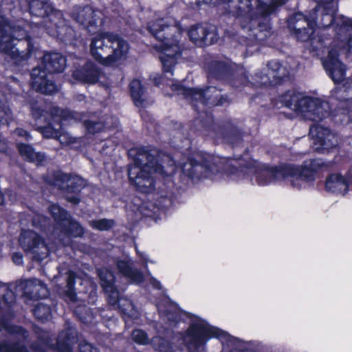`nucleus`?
<instances>
[{
  "label": "nucleus",
  "instance_id": "nucleus-53",
  "mask_svg": "<svg viewBox=\"0 0 352 352\" xmlns=\"http://www.w3.org/2000/svg\"><path fill=\"white\" fill-rule=\"evenodd\" d=\"M347 184H349V188L352 187V165L349 167V170L345 174Z\"/></svg>",
  "mask_w": 352,
  "mask_h": 352
},
{
  "label": "nucleus",
  "instance_id": "nucleus-11",
  "mask_svg": "<svg viewBox=\"0 0 352 352\" xmlns=\"http://www.w3.org/2000/svg\"><path fill=\"white\" fill-rule=\"evenodd\" d=\"M208 78L241 91L250 82L248 75L222 60H211L206 66Z\"/></svg>",
  "mask_w": 352,
  "mask_h": 352
},
{
  "label": "nucleus",
  "instance_id": "nucleus-44",
  "mask_svg": "<svg viewBox=\"0 0 352 352\" xmlns=\"http://www.w3.org/2000/svg\"><path fill=\"white\" fill-rule=\"evenodd\" d=\"M133 341L138 344H146L148 341L147 333L142 329H135L131 333Z\"/></svg>",
  "mask_w": 352,
  "mask_h": 352
},
{
  "label": "nucleus",
  "instance_id": "nucleus-58",
  "mask_svg": "<svg viewBox=\"0 0 352 352\" xmlns=\"http://www.w3.org/2000/svg\"><path fill=\"white\" fill-rule=\"evenodd\" d=\"M241 352H256V351L253 349H246L243 350Z\"/></svg>",
  "mask_w": 352,
  "mask_h": 352
},
{
  "label": "nucleus",
  "instance_id": "nucleus-61",
  "mask_svg": "<svg viewBox=\"0 0 352 352\" xmlns=\"http://www.w3.org/2000/svg\"><path fill=\"white\" fill-rule=\"evenodd\" d=\"M0 198H1L0 204H1L3 202V195L1 194H0Z\"/></svg>",
  "mask_w": 352,
  "mask_h": 352
},
{
  "label": "nucleus",
  "instance_id": "nucleus-24",
  "mask_svg": "<svg viewBox=\"0 0 352 352\" xmlns=\"http://www.w3.org/2000/svg\"><path fill=\"white\" fill-rule=\"evenodd\" d=\"M188 34L190 41L195 43L212 45L219 39L217 28L208 25L206 26L201 24L192 25L188 32Z\"/></svg>",
  "mask_w": 352,
  "mask_h": 352
},
{
  "label": "nucleus",
  "instance_id": "nucleus-8",
  "mask_svg": "<svg viewBox=\"0 0 352 352\" xmlns=\"http://www.w3.org/2000/svg\"><path fill=\"white\" fill-rule=\"evenodd\" d=\"M30 14L32 16L48 19L52 34L61 42L67 44L75 37V31L65 23L63 14L56 10L47 0H25Z\"/></svg>",
  "mask_w": 352,
  "mask_h": 352
},
{
  "label": "nucleus",
  "instance_id": "nucleus-32",
  "mask_svg": "<svg viewBox=\"0 0 352 352\" xmlns=\"http://www.w3.org/2000/svg\"><path fill=\"white\" fill-rule=\"evenodd\" d=\"M268 68L273 72L272 82L274 85H281L290 82L292 76L289 70L278 60H270Z\"/></svg>",
  "mask_w": 352,
  "mask_h": 352
},
{
  "label": "nucleus",
  "instance_id": "nucleus-15",
  "mask_svg": "<svg viewBox=\"0 0 352 352\" xmlns=\"http://www.w3.org/2000/svg\"><path fill=\"white\" fill-rule=\"evenodd\" d=\"M317 10H313L309 16L297 12L287 17L288 29L296 39L301 42H307L311 38L317 28Z\"/></svg>",
  "mask_w": 352,
  "mask_h": 352
},
{
  "label": "nucleus",
  "instance_id": "nucleus-4",
  "mask_svg": "<svg viewBox=\"0 0 352 352\" xmlns=\"http://www.w3.org/2000/svg\"><path fill=\"white\" fill-rule=\"evenodd\" d=\"M10 22L0 17V52L9 56L16 69H23L36 51L33 38L27 32L23 38H16L10 32Z\"/></svg>",
  "mask_w": 352,
  "mask_h": 352
},
{
  "label": "nucleus",
  "instance_id": "nucleus-30",
  "mask_svg": "<svg viewBox=\"0 0 352 352\" xmlns=\"http://www.w3.org/2000/svg\"><path fill=\"white\" fill-rule=\"evenodd\" d=\"M116 264L118 272L132 283L140 284L144 282L143 273L140 270L134 268L130 260L118 259Z\"/></svg>",
  "mask_w": 352,
  "mask_h": 352
},
{
  "label": "nucleus",
  "instance_id": "nucleus-23",
  "mask_svg": "<svg viewBox=\"0 0 352 352\" xmlns=\"http://www.w3.org/2000/svg\"><path fill=\"white\" fill-rule=\"evenodd\" d=\"M234 0H203L204 3L210 6H218L232 2ZM238 5L229 14L236 19L253 20L255 13L252 0H236Z\"/></svg>",
  "mask_w": 352,
  "mask_h": 352
},
{
  "label": "nucleus",
  "instance_id": "nucleus-14",
  "mask_svg": "<svg viewBox=\"0 0 352 352\" xmlns=\"http://www.w3.org/2000/svg\"><path fill=\"white\" fill-rule=\"evenodd\" d=\"M47 182L51 186H58V188L65 194V199L68 202L74 205L80 202V194L85 186L82 178L58 171L54 173L52 179Z\"/></svg>",
  "mask_w": 352,
  "mask_h": 352
},
{
  "label": "nucleus",
  "instance_id": "nucleus-7",
  "mask_svg": "<svg viewBox=\"0 0 352 352\" xmlns=\"http://www.w3.org/2000/svg\"><path fill=\"white\" fill-rule=\"evenodd\" d=\"M128 50V43L118 34L109 32L98 33L92 38L90 44L91 56L104 65H110L121 60Z\"/></svg>",
  "mask_w": 352,
  "mask_h": 352
},
{
  "label": "nucleus",
  "instance_id": "nucleus-33",
  "mask_svg": "<svg viewBox=\"0 0 352 352\" xmlns=\"http://www.w3.org/2000/svg\"><path fill=\"white\" fill-rule=\"evenodd\" d=\"M16 148L20 155L26 162L41 164L45 160V155L41 152H35L34 147L30 144L21 142L16 144Z\"/></svg>",
  "mask_w": 352,
  "mask_h": 352
},
{
  "label": "nucleus",
  "instance_id": "nucleus-59",
  "mask_svg": "<svg viewBox=\"0 0 352 352\" xmlns=\"http://www.w3.org/2000/svg\"><path fill=\"white\" fill-rule=\"evenodd\" d=\"M241 352H256V351L253 349H246L243 350Z\"/></svg>",
  "mask_w": 352,
  "mask_h": 352
},
{
  "label": "nucleus",
  "instance_id": "nucleus-3",
  "mask_svg": "<svg viewBox=\"0 0 352 352\" xmlns=\"http://www.w3.org/2000/svg\"><path fill=\"white\" fill-rule=\"evenodd\" d=\"M30 112L38 125V131L47 139L60 138L63 122H79L82 118L81 113L67 108L55 107L48 111L40 107L36 101L31 102Z\"/></svg>",
  "mask_w": 352,
  "mask_h": 352
},
{
  "label": "nucleus",
  "instance_id": "nucleus-50",
  "mask_svg": "<svg viewBox=\"0 0 352 352\" xmlns=\"http://www.w3.org/2000/svg\"><path fill=\"white\" fill-rule=\"evenodd\" d=\"M65 294L67 297L69 298L71 301H76L77 294L76 292L75 288H67V289L65 292Z\"/></svg>",
  "mask_w": 352,
  "mask_h": 352
},
{
  "label": "nucleus",
  "instance_id": "nucleus-27",
  "mask_svg": "<svg viewBox=\"0 0 352 352\" xmlns=\"http://www.w3.org/2000/svg\"><path fill=\"white\" fill-rule=\"evenodd\" d=\"M283 167L284 164L279 166L263 164L261 170L255 173L258 185L266 186L278 179H286V175L281 171Z\"/></svg>",
  "mask_w": 352,
  "mask_h": 352
},
{
  "label": "nucleus",
  "instance_id": "nucleus-28",
  "mask_svg": "<svg viewBox=\"0 0 352 352\" xmlns=\"http://www.w3.org/2000/svg\"><path fill=\"white\" fill-rule=\"evenodd\" d=\"M347 184L345 175L340 173H331L326 177L324 188L327 192L345 195L349 190Z\"/></svg>",
  "mask_w": 352,
  "mask_h": 352
},
{
  "label": "nucleus",
  "instance_id": "nucleus-21",
  "mask_svg": "<svg viewBox=\"0 0 352 352\" xmlns=\"http://www.w3.org/2000/svg\"><path fill=\"white\" fill-rule=\"evenodd\" d=\"M323 66L335 84H339L344 80L346 67L340 59L338 49L331 48L329 51L327 58L323 61Z\"/></svg>",
  "mask_w": 352,
  "mask_h": 352
},
{
  "label": "nucleus",
  "instance_id": "nucleus-57",
  "mask_svg": "<svg viewBox=\"0 0 352 352\" xmlns=\"http://www.w3.org/2000/svg\"><path fill=\"white\" fill-rule=\"evenodd\" d=\"M241 352H256V351L253 349H246L243 350Z\"/></svg>",
  "mask_w": 352,
  "mask_h": 352
},
{
  "label": "nucleus",
  "instance_id": "nucleus-20",
  "mask_svg": "<svg viewBox=\"0 0 352 352\" xmlns=\"http://www.w3.org/2000/svg\"><path fill=\"white\" fill-rule=\"evenodd\" d=\"M4 329L11 336H19L22 340H16L13 342L7 341L0 342V352H30L24 342L28 338V330L22 326L5 323Z\"/></svg>",
  "mask_w": 352,
  "mask_h": 352
},
{
  "label": "nucleus",
  "instance_id": "nucleus-2",
  "mask_svg": "<svg viewBox=\"0 0 352 352\" xmlns=\"http://www.w3.org/2000/svg\"><path fill=\"white\" fill-rule=\"evenodd\" d=\"M148 30L160 42L156 49L162 55L160 60L164 73L173 74V67L178 57L182 55V48L179 44L181 29L164 23L163 19H157L148 23Z\"/></svg>",
  "mask_w": 352,
  "mask_h": 352
},
{
  "label": "nucleus",
  "instance_id": "nucleus-47",
  "mask_svg": "<svg viewBox=\"0 0 352 352\" xmlns=\"http://www.w3.org/2000/svg\"><path fill=\"white\" fill-rule=\"evenodd\" d=\"M76 274L74 272H70L67 278V288H75Z\"/></svg>",
  "mask_w": 352,
  "mask_h": 352
},
{
  "label": "nucleus",
  "instance_id": "nucleus-51",
  "mask_svg": "<svg viewBox=\"0 0 352 352\" xmlns=\"http://www.w3.org/2000/svg\"><path fill=\"white\" fill-rule=\"evenodd\" d=\"M171 89L174 91L181 92V94L184 96L185 89H188V87H185L181 83H173L171 85Z\"/></svg>",
  "mask_w": 352,
  "mask_h": 352
},
{
  "label": "nucleus",
  "instance_id": "nucleus-62",
  "mask_svg": "<svg viewBox=\"0 0 352 352\" xmlns=\"http://www.w3.org/2000/svg\"><path fill=\"white\" fill-rule=\"evenodd\" d=\"M36 280H37L36 279L30 280L27 281V283H33L36 282Z\"/></svg>",
  "mask_w": 352,
  "mask_h": 352
},
{
  "label": "nucleus",
  "instance_id": "nucleus-48",
  "mask_svg": "<svg viewBox=\"0 0 352 352\" xmlns=\"http://www.w3.org/2000/svg\"><path fill=\"white\" fill-rule=\"evenodd\" d=\"M158 347L159 351L162 352H168L170 351L172 346L170 342L166 340L164 338H160Z\"/></svg>",
  "mask_w": 352,
  "mask_h": 352
},
{
  "label": "nucleus",
  "instance_id": "nucleus-17",
  "mask_svg": "<svg viewBox=\"0 0 352 352\" xmlns=\"http://www.w3.org/2000/svg\"><path fill=\"white\" fill-rule=\"evenodd\" d=\"M129 155L133 156L135 165L133 168H144L151 170L152 173H164V167L160 162L158 156L153 154L148 147L140 146L131 148L129 151Z\"/></svg>",
  "mask_w": 352,
  "mask_h": 352
},
{
  "label": "nucleus",
  "instance_id": "nucleus-60",
  "mask_svg": "<svg viewBox=\"0 0 352 352\" xmlns=\"http://www.w3.org/2000/svg\"><path fill=\"white\" fill-rule=\"evenodd\" d=\"M202 2L200 0H197L196 1V4L197 7H200L201 6Z\"/></svg>",
  "mask_w": 352,
  "mask_h": 352
},
{
  "label": "nucleus",
  "instance_id": "nucleus-42",
  "mask_svg": "<svg viewBox=\"0 0 352 352\" xmlns=\"http://www.w3.org/2000/svg\"><path fill=\"white\" fill-rule=\"evenodd\" d=\"M239 167H236L235 166H230L228 170L229 173L231 175H239L241 173H242L243 175V177H245V175L247 174L248 171H250L252 169L254 168L253 162H248L245 164V166H241V164H239Z\"/></svg>",
  "mask_w": 352,
  "mask_h": 352
},
{
  "label": "nucleus",
  "instance_id": "nucleus-25",
  "mask_svg": "<svg viewBox=\"0 0 352 352\" xmlns=\"http://www.w3.org/2000/svg\"><path fill=\"white\" fill-rule=\"evenodd\" d=\"M99 11L89 5L78 6L73 13L74 19L76 22L83 26L89 32L95 30L98 27L100 16Z\"/></svg>",
  "mask_w": 352,
  "mask_h": 352
},
{
  "label": "nucleus",
  "instance_id": "nucleus-29",
  "mask_svg": "<svg viewBox=\"0 0 352 352\" xmlns=\"http://www.w3.org/2000/svg\"><path fill=\"white\" fill-rule=\"evenodd\" d=\"M206 97H204V105L212 107H222L229 105L232 99L228 94H221V90L214 86H208L204 89Z\"/></svg>",
  "mask_w": 352,
  "mask_h": 352
},
{
  "label": "nucleus",
  "instance_id": "nucleus-13",
  "mask_svg": "<svg viewBox=\"0 0 352 352\" xmlns=\"http://www.w3.org/2000/svg\"><path fill=\"white\" fill-rule=\"evenodd\" d=\"M19 244L26 256H30L33 261L41 262L50 254L44 238L32 230H21Z\"/></svg>",
  "mask_w": 352,
  "mask_h": 352
},
{
  "label": "nucleus",
  "instance_id": "nucleus-34",
  "mask_svg": "<svg viewBox=\"0 0 352 352\" xmlns=\"http://www.w3.org/2000/svg\"><path fill=\"white\" fill-rule=\"evenodd\" d=\"M337 10L331 3H326L322 10L321 19L317 27L320 29H327L334 25L336 19Z\"/></svg>",
  "mask_w": 352,
  "mask_h": 352
},
{
  "label": "nucleus",
  "instance_id": "nucleus-18",
  "mask_svg": "<svg viewBox=\"0 0 352 352\" xmlns=\"http://www.w3.org/2000/svg\"><path fill=\"white\" fill-rule=\"evenodd\" d=\"M309 134L314 140L315 150L319 153H327L338 146V136L327 127L311 125Z\"/></svg>",
  "mask_w": 352,
  "mask_h": 352
},
{
  "label": "nucleus",
  "instance_id": "nucleus-36",
  "mask_svg": "<svg viewBox=\"0 0 352 352\" xmlns=\"http://www.w3.org/2000/svg\"><path fill=\"white\" fill-rule=\"evenodd\" d=\"M35 318L41 322H46L52 318V307L50 305L38 302L32 309Z\"/></svg>",
  "mask_w": 352,
  "mask_h": 352
},
{
  "label": "nucleus",
  "instance_id": "nucleus-38",
  "mask_svg": "<svg viewBox=\"0 0 352 352\" xmlns=\"http://www.w3.org/2000/svg\"><path fill=\"white\" fill-rule=\"evenodd\" d=\"M49 296V290L46 285L40 283L38 286H34L32 291L25 292V296L30 299L38 300L45 298Z\"/></svg>",
  "mask_w": 352,
  "mask_h": 352
},
{
  "label": "nucleus",
  "instance_id": "nucleus-41",
  "mask_svg": "<svg viewBox=\"0 0 352 352\" xmlns=\"http://www.w3.org/2000/svg\"><path fill=\"white\" fill-rule=\"evenodd\" d=\"M85 126L89 133L96 134L104 130L105 124L101 121L85 120Z\"/></svg>",
  "mask_w": 352,
  "mask_h": 352
},
{
  "label": "nucleus",
  "instance_id": "nucleus-12",
  "mask_svg": "<svg viewBox=\"0 0 352 352\" xmlns=\"http://www.w3.org/2000/svg\"><path fill=\"white\" fill-rule=\"evenodd\" d=\"M182 170L190 179L201 180L210 177L217 170L210 155L197 153L188 157L182 166Z\"/></svg>",
  "mask_w": 352,
  "mask_h": 352
},
{
  "label": "nucleus",
  "instance_id": "nucleus-10",
  "mask_svg": "<svg viewBox=\"0 0 352 352\" xmlns=\"http://www.w3.org/2000/svg\"><path fill=\"white\" fill-rule=\"evenodd\" d=\"M337 164L334 161H322L320 159H314L308 165L296 166L284 164L281 171L286 175V178L292 177L291 184L293 187L300 188L299 182L303 180L307 182H314L316 175L320 170L332 172L337 170Z\"/></svg>",
  "mask_w": 352,
  "mask_h": 352
},
{
  "label": "nucleus",
  "instance_id": "nucleus-1",
  "mask_svg": "<svg viewBox=\"0 0 352 352\" xmlns=\"http://www.w3.org/2000/svg\"><path fill=\"white\" fill-rule=\"evenodd\" d=\"M280 102L296 113H310L315 121H322L331 117L341 124L352 122V110L349 108H338L335 111L329 109V104L319 98L304 96L295 90H287L279 97Z\"/></svg>",
  "mask_w": 352,
  "mask_h": 352
},
{
  "label": "nucleus",
  "instance_id": "nucleus-55",
  "mask_svg": "<svg viewBox=\"0 0 352 352\" xmlns=\"http://www.w3.org/2000/svg\"><path fill=\"white\" fill-rule=\"evenodd\" d=\"M162 83V76L160 77H155L154 78V84L156 86H159Z\"/></svg>",
  "mask_w": 352,
  "mask_h": 352
},
{
  "label": "nucleus",
  "instance_id": "nucleus-45",
  "mask_svg": "<svg viewBox=\"0 0 352 352\" xmlns=\"http://www.w3.org/2000/svg\"><path fill=\"white\" fill-rule=\"evenodd\" d=\"M69 335L67 334L63 340H58L56 342L58 352H72V346L69 342Z\"/></svg>",
  "mask_w": 352,
  "mask_h": 352
},
{
  "label": "nucleus",
  "instance_id": "nucleus-26",
  "mask_svg": "<svg viewBox=\"0 0 352 352\" xmlns=\"http://www.w3.org/2000/svg\"><path fill=\"white\" fill-rule=\"evenodd\" d=\"M100 279V284L104 292L108 294V302L111 305H116L119 302V292L115 285L116 276L113 272L106 267L97 270Z\"/></svg>",
  "mask_w": 352,
  "mask_h": 352
},
{
  "label": "nucleus",
  "instance_id": "nucleus-63",
  "mask_svg": "<svg viewBox=\"0 0 352 352\" xmlns=\"http://www.w3.org/2000/svg\"><path fill=\"white\" fill-rule=\"evenodd\" d=\"M241 156H240V157H238V159H237V160H241Z\"/></svg>",
  "mask_w": 352,
  "mask_h": 352
},
{
  "label": "nucleus",
  "instance_id": "nucleus-35",
  "mask_svg": "<svg viewBox=\"0 0 352 352\" xmlns=\"http://www.w3.org/2000/svg\"><path fill=\"white\" fill-rule=\"evenodd\" d=\"M129 91L132 100L136 106L143 104L144 87L138 79H133L129 84Z\"/></svg>",
  "mask_w": 352,
  "mask_h": 352
},
{
  "label": "nucleus",
  "instance_id": "nucleus-43",
  "mask_svg": "<svg viewBox=\"0 0 352 352\" xmlns=\"http://www.w3.org/2000/svg\"><path fill=\"white\" fill-rule=\"evenodd\" d=\"M12 120L10 109L0 101V126L9 124Z\"/></svg>",
  "mask_w": 352,
  "mask_h": 352
},
{
  "label": "nucleus",
  "instance_id": "nucleus-5",
  "mask_svg": "<svg viewBox=\"0 0 352 352\" xmlns=\"http://www.w3.org/2000/svg\"><path fill=\"white\" fill-rule=\"evenodd\" d=\"M190 130L198 135L209 137L233 147L243 142V132L241 129L230 121L216 123L212 113L210 112L200 113L193 120Z\"/></svg>",
  "mask_w": 352,
  "mask_h": 352
},
{
  "label": "nucleus",
  "instance_id": "nucleus-56",
  "mask_svg": "<svg viewBox=\"0 0 352 352\" xmlns=\"http://www.w3.org/2000/svg\"><path fill=\"white\" fill-rule=\"evenodd\" d=\"M12 2V0H0V9L2 7L3 3L9 4Z\"/></svg>",
  "mask_w": 352,
  "mask_h": 352
},
{
  "label": "nucleus",
  "instance_id": "nucleus-39",
  "mask_svg": "<svg viewBox=\"0 0 352 352\" xmlns=\"http://www.w3.org/2000/svg\"><path fill=\"white\" fill-rule=\"evenodd\" d=\"M336 28L342 30L343 28H352V19L348 18L344 15L336 16V22L334 23ZM349 48L352 51V37L350 38L348 43Z\"/></svg>",
  "mask_w": 352,
  "mask_h": 352
},
{
  "label": "nucleus",
  "instance_id": "nucleus-46",
  "mask_svg": "<svg viewBox=\"0 0 352 352\" xmlns=\"http://www.w3.org/2000/svg\"><path fill=\"white\" fill-rule=\"evenodd\" d=\"M166 315L168 316V320L174 322H180L182 318L181 313L179 311H166Z\"/></svg>",
  "mask_w": 352,
  "mask_h": 352
},
{
  "label": "nucleus",
  "instance_id": "nucleus-22",
  "mask_svg": "<svg viewBox=\"0 0 352 352\" xmlns=\"http://www.w3.org/2000/svg\"><path fill=\"white\" fill-rule=\"evenodd\" d=\"M102 75V69L94 62L89 60L74 69L72 77L82 84L95 85L99 82Z\"/></svg>",
  "mask_w": 352,
  "mask_h": 352
},
{
  "label": "nucleus",
  "instance_id": "nucleus-52",
  "mask_svg": "<svg viewBox=\"0 0 352 352\" xmlns=\"http://www.w3.org/2000/svg\"><path fill=\"white\" fill-rule=\"evenodd\" d=\"M12 261L16 265H21L23 262V254L20 252H14L12 256Z\"/></svg>",
  "mask_w": 352,
  "mask_h": 352
},
{
  "label": "nucleus",
  "instance_id": "nucleus-9",
  "mask_svg": "<svg viewBox=\"0 0 352 352\" xmlns=\"http://www.w3.org/2000/svg\"><path fill=\"white\" fill-rule=\"evenodd\" d=\"M213 338L226 341H231L234 338L227 332L210 325L207 321L200 318L189 324L182 337L186 346L190 352H198Z\"/></svg>",
  "mask_w": 352,
  "mask_h": 352
},
{
  "label": "nucleus",
  "instance_id": "nucleus-54",
  "mask_svg": "<svg viewBox=\"0 0 352 352\" xmlns=\"http://www.w3.org/2000/svg\"><path fill=\"white\" fill-rule=\"evenodd\" d=\"M30 349L34 352H45L44 348L39 343L37 342L32 343V344L30 345Z\"/></svg>",
  "mask_w": 352,
  "mask_h": 352
},
{
  "label": "nucleus",
  "instance_id": "nucleus-19",
  "mask_svg": "<svg viewBox=\"0 0 352 352\" xmlns=\"http://www.w3.org/2000/svg\"><path fill=\"white\" fill-rule=\"evenodd\" d=\"M128 178L130 184L142 193L148 194L155 189V181L151 170L129 167Z\"/></svg>",
  "mask_w": 352,
  "mask_h": 352
},
{
  "label": "nucleus",
  "instance_id": "nucleus-40",
  "mask_svg": "<svg viewBox=\"0 0 352 352\" xmlns=\"http://www.w3.org/2000/svg\"><path fill=\"white\" fill-rule=\"evenodd\" d=\"M114 220L108 219L94 220L91 223V227L99 231H109L114 226Z\"/></svg>",
  "mask_w": 352,
  "mask_h": 352
},
{
  "label": "nucleus",
  "instance_id": "nucleus-6",
  "mask_svg": "<svg viewBox=\"0 0 352 352\" xmlns=\"http://www.w3.org/2000/svg\"><path fill=\"white\" fill-rule=\"evenodd\" d=\"M41 64L43 67H34L31 72L32 87L38 93L52 95L57 91V86L48 78V74L63 73L67 66V58L59 52H45Z\"/></svg>",
  "mask_w": 352,
  "mask_h": 352
},
{
  "label": "nucleus",
  "instance_id": "nucleus-31",
  "mask_svg": "<svg viewBox=\"0 0 352 352\" xmlns=\"http://www.w3.org/2000/svg\"><path fill=\"white\" fill-rule=\"evenodd\" d=\"M256 10L257 14L263 17L267 18L272 15H276L287 1V0H256Z\"/></svg>",
  "mask_w": 352,
  "mask_h": 352
},
{
  "label": "nucleus",
  "instance_id": "nucleus-49",
  "mask_svg": "<svg viewBox=\"0 0 352 352\" xmlns=\"http://www.w3.org/2000/svg\"><path fill=\"white\" fill-rule=\"evenodd\" d=\"M14 133L19 137L23 138L26 140H29L31 138L30 133L25 129L23 128H16L14 130Z\"/></svg>",
  "mask_w": 352,
  "mask_h": 352
},
{
  "label": "nucleus",
  "instance_id": "nucleus-16",
  "mask_svg": "<svg viewBox=\"0 0 352 352\" xmlns=\"http://www.w3.org/2000/svg\"><path fill=\"white\" fill-rule=\"evenodd\" d=\"M49 212L56 228L63 235L69 238H78L84 235L85 228L67 210L58 204H52L49 206Z\"/></svg>",
  "mask_w": 352,
  "mask_h": 352
},
{
  "label": "nucleus",
  "instance_id": "nucleus-37",
  "mask_svg": "<svg viewBox=\"0 0 352 352\" xmlns=\"http://www.w3.org/2000/svg\"><path fill=\"white\" fill-rule=\"evenodd\" d=\"M204 97H206L204 89L188 87V89H185L184 98L187 100H190L192 102H199L204 104Z\"/></svg>",
  "mask_w": 352,
  "mask_h": 352
}]
</instances>
